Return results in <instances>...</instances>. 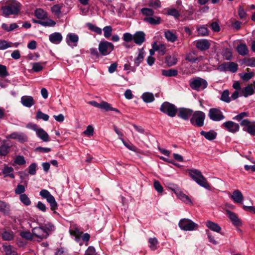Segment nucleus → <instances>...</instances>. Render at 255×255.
<instances>
[{
	"label": "nucleus",
	"instance_id": "nucleus-1",
	"mask_svg": "<svg viewBox=\"0 0 255 255\" xmlns=\"http://www.w3.org/2000/svg\"><path fill=\"white\" fill-rule=\"evenodd\" d=\"M188 171L189 176L198 185L206 189L210 188V184L208 183L206 178L202 175L200 170L194 169H189Z\"/></svg>",
	"mask_w": 255,
	"mask_h": 255
},
{
	"label": "nucleus",
	"instance_id": "nucleus-2",
	"mask_svg": "<svg viewBox=\"0 0 255 255\" xmlns=\"http://www.w3.org/2000/svg\"><path fill=\"white\" fill-rule=\"evenodd\" d=\"M190 88L194 90L200 91L206 89L208 86V83L206 80L201 77L191 78L189 82Z\"/></svg>",
	"mask_w": 255,
	"mask_h": 255
},
{
	"label": "nucleus",
	"instance_id": "nucleus-3",
	"mask_svg": "<svg viewBox=\"0 0 255 255\" xmlns=\"http://www.w3.org/2000/svg\"><path fill=\"white\" fill-rule=\"evenodd\" d=\"M205 114L200 111H196L193 112L190 119V123L194 127H202L204 125V121L205 120Z\"/></svg>",
	"mask_w": 255,
	"mask_h": 255
},
{
	"label": "nucleus",
	"instance_id": "nucleus-4",
	"mask_svg": "<svg viewBox=\"0 0 255 255\" xmlns=\"http://www.w3.org/2000/svg\"><path fill=\"white\" fill-rule=\"evenodd\" d=\"M160 111L170 117H175L178 108L175 105L168 102H164L160 106Z\"/></svg>",
	"mask_w": 255,
	"mask_h": 255
},
{
	"label": "nucleus",
	"instance_id": "nucleus-5",
	"mask_svg": "<svg viewBox=\"0 0 255 255\" xmlns=\"http://www.w3.org/2000/svg\"><path fill=\"white\" fill-rule=\"evenodd\" d=\"M1 10L3 14L6 16L16 14L20 10V3L16 1H12L8 4L2 6Z\"/></svg>",
	"mask_w": 255,
	"mask_h": 255
},
{
	"label": "nucleus",
	"instance_id": "nucleus-6",
	"mask_svg": "<svg viewBox=\"0 0 255 255\" xmlns=\"http://www.w3.org/2000/svg\"><path fill=\"white\" fill-rule=\"evenodd\" d=\"M39 194L43 198L46 199L47 201L50 204L51 210L53 211V213L58 214L56 211L58 206L54 196L46 189L41 190Z\"/></svg>",
	"mask_w": 255,
	"mask_h": 255
},
{
	"label": "nucleus",
	"instance_id": "nucleus-7",
	"mask_svg": "<svg viewBox=\"0 0 255 255\" xmlns=\"http://www.w3.org/2000/svg\"><path fill=\"white\" fill-rule=\"evenodd\" d=\"M114 49V45L111 42L106 40L101 41L98 46L99 53L102 56H107L110 54Z\"/></svg>",
	"mask_w": 255,
	"mask_h": 255
},
{
	"label": "nucleus",
	"instance_id": "nucleus-8",
	"mask_svg": "<svg viewBox=\"0 0 255 255\" xmlns=\"http://www.w3.org/2000/svg\"><path fill=\"white\" fill-rule=\"evenodd\" d=\"M179 228L183 231H193L197 229L198 225L188 219H182L178 223Z\"/></svg>",
	"mask_w": 255,
	"mask_h": 255
},
{
	"label": "nucleus",
	"instance_id": "nucleus-9",
	"mask_svg": "<svg viewBox=\"0 0 255 255\" xmlns=\"http://www.w3.org/2000/svg\"><path fill=\"white\" fill-rule=\"evenodd\" d=\"M218 69L221 72L230 71L235 73L238 71V65L233 62H225L218 67Z\"/></svg>",
	"mask_w": 255,
	"mask_h": 255
},
{
	"label": "nucleus",
	"instance_id": "nucleus-10",
	"mask_svg": "<svg viewBox=\"0 0 255 255\" xmlns=\"http://www.w3.org/2000/svg\"><path fill=\"white\" fill-rule=\"evenodd\" d=\"M240 125L243 127V130L252 135H255V122H252L248 119L241 121Z\"/></svg>",
	"mask_w": 255,
	"mask_h": 255
},
{
	"label": "nucleus",
	"instance_id": "nucleus-11",
	"mask_svg": "<svg viewBox=\"0 0 255 255\" xmlns=\"http://www.w3.org/2000/svg\"><path fill=\"white\" fill-rule=\"evenodd\" d=\"M208 117L213 121H220L225 117L222 112L218 108H211L209 111Z\"/></svg>",
	"mask_w": 255,
	"mask_h": 255
},
{
	"label": "nucleus",
	"instance_id": "nucleus-12",
	"mask_svg": "<svg viewBox=\"0 0 255 255\" xmlns=\"http://www.w3.org/2000/svg\"><path fill=\"white\" fill-rule=\"evenodd\" d=\"M30 227L32 229V232L33 236L38 239V241H41L43 239L48 238V234L45 232L42 225L39 227H35L33 228L31 225H30Z\"/></svg>",
	"mask_w": 255,
	"mask_h": 255
},
{
	"label": "nucleus",
	"instance_id": "nucleus-13",
	"mask_svg": "<svg viewBox=\"0 0 255 255\" xmlns=\"http://www.w3.org/2000/svg\"><path fill=\"white\" fill-rule=\"evenodd\" d=\"M193 113V111L191 109L180 108L178 109L177 116L180 118L184 120H188L189 118L191 116Z\"/></svg>",
	"mask_w": 255,
	"mask_h": 255
},
{
	"label": "nucleus",
	"instance_id": "nucleus-14",
	"mask_svg": "<svg viewBox=\"0 0 255 255\" xmlns=\"http://www.w3.org/2000/svg\"><path fill=\"white\" fill-rule=\"evenodd\" d=\"M223 126L230 132L235 133L239 130L240 126L232 121H228L223 123Z\"/></svg>",
	"mask_w": 255,
	"mask_h": 255
},
{
	"label": "nucleus",
	"instance_id": "nucleus-15",
	"mask_svg": "<svg viewBox=\"0 0 255 255\" xmlns=\"http://www.w3.org/2000/svg\"><path fill=\"white\" fill-rule=\"evenodd\" d=\"M8 137L11 139H17L21 143L27 141V135L22 132H13L10 134Z\"/></svg>",
	"mask_w": 255,
	"mask_h": 255
},
{
	"label": "nucleus",
	"instance_id": "nucleus-16",
	"mask_svg": "<svg viewBox=\"0 0 255 255\" xmlns=\"http://www.w3.org/2000/svg\"><path fill=\"white\" fill-rule=\"evenodd\" d=\"M210 43L207 39L199 40L197 41L196 43V47L201 51L208 50L210 48Z\"/></svg>",
	"mask_w": 255,
	"mask_h": 255
},
{
	"label": "nucleus",
	"instance_id": "nucleus-17",
	"mask_svg": "<svg viewBox=\"0 0 255 255\" xmlns=\"http://www.w3.org/2000/svg\"><path fill=\"white\" fill-rule=\"evenodd\" d=\"M255 91L252 85H248L247 86L243 88L240 91V96H244L247 98L254 94Z\"/></svg>",
	"mask_w": 255,
	"mask_h": 255
},
{
	"label": "nucleus",
	"instance_id": "nucleus-18",
	"mask_svg": "<svg viewBox=\"0 0 255 255\" xmlns=\"http://www.w3.org/2000/svg\"><path fill=\"white\" fill-rule=\"evenodd\" d=\"M145 34L142 31H137L133 35V41L137 45H141L145 41Z\"/></svg>",
	"mask_w": 255,
	"mask_h": 255
},
{
	"label": "nucleus",
	"instance_id": "nucleus-19",
	"mask_svg": "<svg viewBox=\"0 0 255 255\" xmlns=\"http://www.w3.org/2000/svg\"><path fill=\"white\" fill-rule=\"evenodd\" d=\"M226 213L227 216L231 220L233 225L236 226H239L241 225V222L240 219L235 213L229 210H226Z\"/></svg>",
	"mask_w": 255,
	"mask_h": 255
},
{
	"label": "nucleus",
	"instance_id": "nucleus-20",
	"mask_svg": "<svg viewBox=\"0 0 255 255\" xmlns=\"http://www.w3.org/2000/svg\"><path fill=\"white\" fill-rule=\"evenodd\" d=\"M63 37L59 32H54L49 36V41L55 44H59L62 40Z\"/></svg>",
	"mask_w": 255,
	"mask_h": 255
},
{
	"label": "nucleus",
	"instance_id": "nucleus-21",
	"mask_svg": "<svg viewBox=\"0 0 255 255\" xmlns=\"http://www.w3.org/2000/svg\"><path fill=\"white\" fill-rule=\"evenodd\" d=\"M66 39L69 45L71 46L72 45L71 43H73V45L76 46L79 40V37L75 33H70L67 34Z\"/></svg>",
	"mask_w": 255,
	"mask_h": 255
},
{
	"label": "nucleus",
	"instance_id": "nucleus-22",
	"mask_svg": "<svg viewBox=\"0 0 255 255\" xmlns=\"http://www.w3.org/2000/svg\"><path fill=\"white\" fill-rule=\"evenodd\" d=\"M21 103L25 107L30 108L34 104V99L29 96H23L21 98Z\"/></svg>",
	"mask_w": 255,
	"mask_h": 255
},
{
	"label": "nucleus",
	"instance_id": "nucleus-23",
	"mask_svg": "<svg viewBox=\"0 0 255 255\" xmlns=\"http://www.w3.org/2000/svg\"><path fill=\"white\" fill-rule=\"evenodd\" d=\"M231 198L236 203H242L244 200V197L242 192L239 190H236L233 192Z\"/></svg>",
	"mask_w": 255,
	"mask_h": 255
},
{
	"label": "nucleus",
	"instance_id": "nucleus-24",
	"mask_svg": "<svg viewBox=\"0 0 255 255\" xmlns=\"http://www.w3.org/2000/svg\"><path fill=\"white\" fill-rule=\"evenodd\" d=\"M201 135L204 136L205 138L209 140H212L216 138L217 133L213 130H211L209 131H205L202 130L200 132Z\"/></svg>",
	"mask_w": 255,
	"mask_h": 255
},
{
	"label": "nucleus",
	"instance_id": "nucleus-25",
	"mask_svg": "<svg viewBox=\"0 0 255 255\" xmlns=\"http://www.w3.org/2000/svg\"><path fill=\"white\" fill-rule=\"evenodd\" d=\"M236 50L238 53L242 56L247 55L249 53L248 48L247 45L245 43H241L238 45Z\"/></svg>",
	"mask_w": 255,
	"mask_h": 255
},
{
	"label": "nucleus",
	"instance_id": "nucleus-26",
	"mask_svg": "<svg viewBox=\"0 0 255 255\" xmlns=\"http://www.w3.org/2000/svg\"><path fill=\"white\" fill-rule=\"evenodd\" d=\"M206 226L212 231L220 233L221 231V228L220 226L215 222L211 221H208L206 223Z\"/></svg>",
	"mask_w": 255,
	"mask_h": 255
},
{
	"label": "nucleus",
	"instance_id": "nucleus-27",
	"mask_svg": "<svg viewBox=\"0 0 255 255\" xmlns=\"http://www.w3.org/2000/svg\"><path fill=\"white\" fill-rule=\"evenodd\" d=\"M36 135L43 141L47 142L49 141V135L43 129L41 128L37 131Z\"/></svg>",
	"mask_w": 255,
	"mask_h": 255
},
{
	"label": "nucleus",
	"instance_id": "nucleus-28",
	"mask_svg": "<svg viewBox=\"0 0 255 255\" xmlns=\"http://www.w3.org/2000/svg\"><path fill=\"white\" fill-rule=\"evenodd\" d=\"M164 36L168 41L174 42L177 39V36L175 33L170 30H166L164 32Z\"/></svg>",
	"mask_w": 255,
	"mask_h": 255
},
{
	"label": "nucleus",
	"instance_id": "nucleus-29",
	"mask_svg": "<svg viewBox=\"0 0 255 255\" xmlns=\"http://www.w3.org/2000/svg\"><path fill=\"white\" fill-rule=\"evenodd\" d=\"M152 48L157 51L162 55L165 54L166 52L165 46L163 44H157L156 42H154L152 44Z\"/></svg>",
	"mask_w": 255,
	"mask_h": 255
},
{
	"label": "nucleus",
	"instance_id": "nucleus-30",
	"mask_svg": "<svg viewBox=\"0 0 255 255\" xmlns=\"http://www.w3.org/2000/svg\"><path fill=\"white\" fill-rule=\"evenodd\" d=\"M143 20L152 25H157L161 23V18L158 16L147 17L144 18Z\"/></svg>",
	"mask_w": 255,
	"mask_h": 255
},
{
	"label": "nucleus",
	"instance_id": "nucleus-31",
	"mask_svg": "<svg viewBox=\"0 0 255 255\" xmlns=\"http://www.w3.org/2000/svg\"><path fill=\"white\" fill-rule=\"evenodd\" d=\"M144 52L142 49L139 50L137 56L134 59V66L137 67L143 61Z\"/></svg>",
	"mask_w": 255,
	"mask_h": 255
},
{
	"label": "nucleus",
	"instance_id": "nucleus-32",
	"mask_svg": "<svg viewBox=\"0 0 255 255\" xmlns=\"http://www.w3.org/2000/svg\"><path fill=\"white\" fill-rule=\"evenodd\" d=\"M45 232L48 234V236L51 232L55 230L54 225L51 222H47L41 225Z\"/></svg>",
	"mask_w": 255,
	"mask_h": 255
},
{
	"label": "nucleus",
	"instance_id": "nucleus-33",
	"mask_svg": "<svg viewBox=\"0 0 255 255\" xmlns=\"http://www.w3.org/2000/svg\"><path fill=\"white\" fill-rule=\"evenodd\" d=\"M194 54L189 53L186 56L185 60L188 61L192 63H195L197 61H199L202 60L203 59V56H199L198 57H195L193 56Z\"/></svg>",
	"mask_w": 255,
	"mask_h": 255
},
{
	"label": "nucleus",
	"instance_id": "nucleus-34",
	"mask_svg": "<svg viewBox=\"0 0 255 255\" xmlns=\"http://www.w3.org/2000/svg\"><path fill=\"white\" fill-rule=\"evenodd\" d=\"M89 104L95 107L100 108L101 109L106 110V108L108 107V103L106 102H102L100 103H98L95 101L89 102Z\"/></svg>",
	"mask_w": 255,
	"mask_h": 255
},
{
	"label": "nucleus",
	"instance_id": "nucleus-35",
	"mask_svg": "<svg viewBox=\"0 0 255 255\" xmlns=\"http://www.w3.org/2000/svg\"><path fill=\"white\" fill-rule=\"evenodd\" d=\"M162 75L166 77H175L178 74L177 70L170 69L168 70H163L162 71Z\"/></svg>",
	"mask_w": 255,
	"mask_h": 255
},
{
	"label": "nucleus",
	"instance_id": "nucleus-36",
	"mask_svg": "<svg viewBox=\"0 0 255 255\" xmlns=\"http://www.w3.org/2000/svg\"><path fill=\"white\" fill-rule=\"evenodd\" d=\"M69 233L71 235L74 236L75 237V239L77 241H78L80 240L81 236L82 235V232H80L77 227H75L74 229H70Z\"/></svg>",
	"mask_w": 255,
	"mask_h": 255
},
{
	"label": "nucleus",
	"instance_id": "nucleus-37",
	"mask_svg": "<svg viewBox=\"0 0 255 255\" xmlns=\"http://www.w3.org/2000/svg\"><path fill=\"white\" fill-rule=\"evenodd\" d=\"M142 99L145 103H151L154 100L153 94L148 92L144 93L142 95Z\"/></svg>",
	"mask_w": 255,
	"mask_h": 255
},
{
	"label": "nucleus",
	"instance_id": "nucleus-38",
	"mask_svg": "<svg viewBox=\"0 0 255 255\" xmlns=\"http://www.w3.org/2000/svg\"><path fill=\"white\" fill-rule=\"evenodd\" d=\"M3 249L5 253V255H17V252L10 245H3Z\"/></svg>",
	"mask_w": 255,
	"mask_h": 255
},
{
	"label": "nucleus",
	"instance_id": "nucleus-39",
	"mask_svg": "<svg viewBox=\"0 0 255 255\" xmlns=\"http://www.w3.org/2000/svg\"><path fill=\"white\" fill-rule=\"evenodd\" d=\"M34 14L35 16L39 19H43L47 17L46 12L41 8L36 9Z\"/></svg>",
	"mask_w": 255,
	"mask_h": 255
},
{
	"label": "nucleus",
	"instance_id": "nucleus-40",
	"mask_svg": "<svg viewBox=\"0 0 255 255\" xmlns=\"http://www.w3.org/2000/svg\"><path fill=\"white\" fill-rule=\"evenodd\" d=\"M148 243L149 244V248L151 250L155 251L157 249L158 241L156 238H150L148 239Z\"/></svg>",
	"mask_w": 255,
	"mask_h": 255
},
{
	"label": "nucleus",
	"instance_id": "nucleus-41",
	"mask_svg": "<svg viewBox=\"0 0 255 255\" xmlns=\"http://www.w3.org/2000/svg\"><path fill=\"white\" fill-rule=\"evenodd\" d=\"M33 21L35 23H37L38 24H41V25L44 26H53L56 24V22L54 20H51V19H49L48 20H47L45 21H41V20L37 21V20H33Z\"/></svg>",
	"mask_w": 255,
	"mask_h": 255
},
{
	"label": "nucleus",
	"instance_id": "nucleus-42",
	"mask_svg": "<svg viewBox=\"0 0 255 255\" xmlns=\"http://www.w3.org/2000/svg\"><path fill=\"white\" fill-rule=\"evenodd\" d=\"M242 64L247 66L255 67V57L246 58L243 60Z\"/></svg>",
	"mask_w": 255,
	"mask_h": 255
},
{
	"label": "nucleus",
	"instance_id": "nucleus-43",
	"mask_svg": "<svg viewBox=\"0 0 255 255\" xmlns=\"http://www.w3.org/2000/svg\"><path fill=\"white\" fill-rule=\"evenodd\" d=\"M229 95V90H226L223 91L222 93L220 100L226 103H230L231 100Z\"/></svg>",
	"mask_w": 255,
	"mask_h": 255
},
{
	"label": "nucleus",
	"instance_id": "nucleus-44",
	"mask_svg": "<svg viewBox=\"0 0 255 255\" xmlns=\"http://www.w3.org/2000/svg\"><path fill=\"white\" fill-rule=\"evenodd\" d=\"M10 146L4 143L0 146V156H5L9 152Z\"/></svg>",
	"mask_w": 255,
	"mask_h": 255
},
{
	"label": "nucleus",
	"instance_id": "nucleus-45",
	"mask_svg": "<svg viewBox=\"0 0 255 255\" xmlns=\"http://www.w3.org/2000/svg\"><path fill=\"white\" fill-rule=\"evenodd\" d=\"M13 46L12 42H8L6 40L0 39V50H3Z\"/></svg>",
	"mask_w": 255,
	"mask_h": 255
},
{
	"label": "nucleus",
	"instance_id": "nucleus-46",
	"mask_svg": "<svg viewBox=\"0 0 255 255\" xmlns=\"http://www.w3.org/2000/svg\"><path fill=\"white\" fill-rule=\"evenodd\" d=\"M87 26L89 29L98 34H101L102 33V29L91 23H87Z\"/></svg>",
	"mask_w": 255,
	"mask_h": 255
},
{
	"label": "nucleus",
	"instance_id": "nucleus-47",
	"mask_svg": "<svg viewBox=\"0 0 255 255\" xmlns=\"http://www.w3.org/2000/svg\"><path fill=\"white\" fill-rule=\"evenodd\" d=\"M255 75L254 72L244 73L240 74L241 78L244 81H248L252 79Z\"/></svg>",
	"mask_w": 255,
	"mask_h": 255
},
{
	"label": "nucleus",
	"instance_id": "nucleus-48",
	"mask_svg": "<svg viewBox=\"0 0 255 255\" xmlns=\"http://www.w3.org/2000/svg\"><path fill=\"white\" fill-rule=\"evenodd\" d=\"M20 201L25 205L29 206L31 204V201L27 195L23 194L20 195Z\"/></svg>",
	"mask_w": 255,
	"mask_h": 255
},
{
	"label": "nucleus",
	"instance_id": "nucleus-49",
	"mask_svg": "<svg viewBox=\"0 0 255 255\" xmlns=\"http://www.w3.org/2000/svg\"><path fill=\"white\" fill-rule=\"evenodd\" d=\"M223 56L227 60H230L232 59L233 55L231 49L229 48H225L223 51Z\"/></svg>",
	"mask_w": 255,
	"mask_h": 255
},
{
	"label": "nucleus",
	"instance_id": "nucleus-50",
	"mask_svg": "<svg viewBox=\"0 0 255 255\" xmlns=\"http://www.w3.org/2000/svg\"><path fill=\"white\" fill-rule=\"evenodd\" d=\"M14 238L12 232L5 231L2 234V238L5 241H11Z\"/></svg>",
	"mask_w": 255,
	"mask_h": 255
},
{
	"label": "nucleus",
	"instance_id": "nucleus-51",
	"mask_svg": "<svg viewBox=\"0 0 255 255\" xmlns=\"http://www.w3.org/2000/svg\"><path fill=\"white\" fill-rule=\"evenodd\" d=\"M36 118L37 119H41L44 121H47L49 120V117L48 115L42 113L39 110L36 115Z\"/></svg>",
	"mask_w": 255,
	"mask_h": 255
},
{
	"label": "nucleus",
	"instance_id": "nucleus-52",
	"mask_svg": "<svg viewBox=\"0 0 255 255\" xmlns=\"http://www.w3.org/2000/svg\"><path fill=\"white\" fill-rule=\"evenodd\" d=\"M104 35L105 38H108L112 35V27L111 26H106L103 28Z\"/></svg>",
	"mask_w": 255,
	"mask_h": 255
},
{
	"label": "nucleus",
	"instance_id": "nucleus-53",
	"mask_svg": "<svg viewBox=\"0 0 255 255\" xmlns=\"http://www.w3.org/2000/svg\"><path fill=\"white\" fill-rule=\"evenodd\" d=\"M20 236L22 238H24L28 240H32L33 237L32 233H31L30 232L28 231L21 232L20 233Z\"/></svg>",
	"mask_w": 255,
	"mask_h": 255
},
{
	"label": "nucleus",
	"instance_id": "nucleus-54",
	"mask_svg": "<svg viewBox=\"0 0 255 255\" xmlns=\"http://www.w3.org/2000/svg\"><path fill=\"white\" fill-rule=\"evenodd\" d=\"M198 34L202 36H205L208 35V30L204 26H201L197 29Z\"/></svg>",
	"mask_w": 255,
	"mask_h": 255
},
{
	"label": "nucleus",
	"instance_id": "nucleus-55",
	"mask_svg": "<svg viewBox=\"0 0 255 255\" xmlns=\"http://www.w3.org/2000/svg\"><path fill=\"white\" fill-rule=\"evenodd\" d=\"M9 75L7 68L5 65L0 64V76L2 77H6Z\"/></svg>",
	"mask_w": 255,
	"mask_h": 255
},
{
	"label": "nucleus",
	"instance_id": "nucleus-56",
	"mask_svg": "<svg viewBox=\"0 0 255 255\" xmlns=\"http://www.w3.org/2000/svg\"><path fill=\"white\" fill-rule=\"evenodd\" d=\"M61 7L59 4H55L51 7V11L55 15L59 16L61 13Z\"/></svg>",
	"mask_w": 255,
	"mask_h": 255
},
{
	"label": "nucleus",
	"instance_id": "nucleus-57",
	"mask_svg": "<svg viewBox=\"0 0 255 255\" xmlns=\"http://www.w3.org/2000/svg\"><path fill=\"white\" fill-rule=\"evenodd\" d=\"M238 14L240 18L242 19H246L247 17V14L244 8L240 5L238 9Z\"/></svg>",
	"mask_w": 255,
	"mask_h": 255
},
{
	"label": "nucleus",
	"instance_id": "nucleus-58",
	"mask_svg": "<svg viewBox=\"0 0 255 255\" xmlns=\"http://www.w3.org/2000/svg\"><path fill=\"white\" fill-rule=\"evenodd\" d=\"M14 162L18 165H22L26 163L24 157L21 155H18L14 159Z\"/></svg>",
	"mask_w": 255,
	"mask_h": 255
},
{
	"label": "nucleus",
	"instance_id": "nucleus-59",
	"mask_svg": "<svg viewBox=\"0 0 255 255\" xmlns=\"http://www.w3.org/2000/svg\"><path fill=\"white\" fill-rule=\"evenodd\" d=\"M179 198L184 203L188 204H192V202L190 198L186 195L181 193L179 195Z\"/></svg>",
	"mask_w": 255,
	"mask_h": 255
},
{
	"label": "nucleus",
	"instance_id": "nucleus-60",
	"mask_svg": "<svg viewBox=\"0 0 255 255\" xmlns=\"http://www.w3.org/2000/svg\"><path fill=\"white\" fill-rule=\"evenodd\" d=\"M141 13L146 16H152L154 12L152 9L148 8H142L141 9Z\"/></svg>",
	"mask_w": 255,
	"mask_h": 255
},
{
	"label": "nucleus",
	"instance_id": "nucleus-61",
	"mask_svg": "<svg viewBox=\"0 0 255 255\" xmlns=\"http://www.w3.org/2000/svg\"><path fill=\"white\" fill-rule=\"evenodd\" d=\"M43 69V66L40 63L35 62L33 63L32 69L36 72H39Z\"/></svg>",
	"mask_w": 255,
	"mask_h": 255
},
{
	"label": "nucleus",
	"instance_id": "nucleus-62",
	"mask_svg": "<svg viewBox=\"0 0 255 255\" xmlns=\"http://www.w3.org/2000/svg\"><path fill=\"white\" fill-rule=\"evenodd\" d=\"M25 187L21 184L17 185L16 188L15 189V193L18 195H21L25 192Z\"/></svg>",
	"mask_w": 255,
	"mask_h": 255
},
{
	"label": "nucleus",
	"instance_id": "nucleus-63",
	"mask_svg": "<svg viewBox=\"0 0 255 255\" xmlns=\"http://www.w3.org/2000/svg\"><path fill=\"white\" fill-rule=\"evenodd\" d=\"M148 5L152 8H157L160 7V2L159 0H150Z\"/></svg>",
	"mask_w": 255,
	"mask_h": 255
},
{
	"label": "nucleus",
	"instance_id": "nucleus-64",
	"mask_svg": "<svg viewBox=\"0 0 255 255\" xmlns=\"http://www.w3.org/2000/svg\"><path fill=\"white\" fill-rule=\"evenodd\" d=\"M37 165L35 163H31L28 167V173L32 175L36 174Z\"/></svg>",
	"mask_w": 255,
	"mask_h": 255
}]
</instances>
